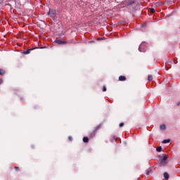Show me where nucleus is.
I'll return each instance as SVG.
<instances>
[{"label": "nucleus", "instance_id": "21", "mask_svg": "<svg viewBox=\"0 0 180 180\" xmlns=\"http://www.w3.org/2000/svg\"><path fill=\"white\" fill-rule=\"evenodd\" d=\"M15 169H16L18 171V170H19V167H15Z\"/></svg>", "mask_w": 180, "mask_h": 180}, {"label": "nucleus", "instance_id": "8", "mask_svg": "<svg viewBox=\"0 0 180 180\" xmlns=\"http://www.w3.org/2000/svg\"><path fill=\"white\" fill-rule=\"evenodd\" d=\"M83 141H84V143H88V141H89V139H88V137H86V136H84L83 138Z\"/></svg>", "mask_w": 180, "mask_h": 180}, {"label": "nucleus", "instance_id": "4", "mask_svg": "<svg viewBox=\"0 0 180 180\" xmlns=\"http://www.w3.org/2000/svg\"><path fill=\"white\" fill-rule=\"evenodd\" d=\"M165 179H169V174L168 172H164L163 174Z\"/></svg>", "mask_w": 180, "mask_h": 180}, {"label": "nucleus", "instance_id": "10", "mask_svg": "<svg viewBox=\"0 0 180 180\" xmlns=\"http://www.w3.org/2000/svg\"><path fill=\"white\" fill-rule=\"evenodd\" d=\"M162 150V148L161 146H158L156 148V151H158V153H161Z\"/></svg>", "mask_w": 180, "mask_h": 180}, {"label": "nucleus", "instance_id": "14", "mask_svg": "<svg viewBox=\"0 0 180 180\" xmlns=\"http://www.w3.org/2000/svg\"><path fill=\"white\" fill-rule=\"evenodd\" d=\"M160 130H165V124L160 125Z\"/></svg>", "mask_w": 180, "mask_h": 180}, {"label": "nucleus", "instance_id": "2", "mask_svg": "<svg viewBox=\"0 0 180 180\" xmlns=\"http://www.w3.org/2000/svg\"><path fill=\"white\" fill-rule=\"evenodd\" d=\"M47 15L51 16V18H56V10L49 9V11L48 12Z\"/></svg>", "mask_w": 180, "mask_h": 180}, {"label": "nucleus", "instance_id": "23", "mask_svg": "<svg viewBox=\"0 0 180 180\" xmlns=\"http://www.w3.org/2000/svg\"><path fill=\"white\" fill-rule=\"evenodd\" d=\"M179 105H180V103L179 102L177 103V106H179Z\"/></svg>", "mask_w": 180, "mask_h": 180}, {"label": "nucleus", "instance_id": "15", "mask_svg": "<svg viewBox=\"0 0 180 180\" xmlns=\"http://www.w3.org/2000/svg\"><path fill=\"white\" fill-rule=\"evenodd\" d=\"M133 4H134V1H130L128 2L127 5H133Z\"/></svg>", "mask_w": 180, "mask_h": 180}, {"label": "nucleus", "instance_id": "1", "mask_svg": "<svg viewBox=\"0 0 180 180\" xmlns=\"http://www.w3.org/2000/svg\"><path fill=\"white\" fill-rule=\"evenodd\" d=\"M168 156L167 155H165L163 158L161 160L160 165V167H165L167 164H168Z\"/></svg>", "mask_w": 180, "mask_h": 180}, {"label": "nucleus", "instance_id": "7", "mask_svg": "<svg viewBox=\"0 0 180 180\" xmlns=\"http://www.w3.org/2000/svg\"><path fill=\"white\" fill-rule=\"evenodd\" d=\"M119 81H126V77L124 76H120Z\"/></svg>", "mask_w": 180, "mask_h": 180}, {"label": "nucleus", "instance_id": "17", "mask_svg": "<svg viewBox=\"0 0 180 180\" xmlns=\"http://www.w3.org/2000/svg\"><path fill=\"white\" fill-rule=\"evenodd\" d=\"M98 129H101V125H98L96 127L95 131H97Z\"/></svg>", "mask_w": 180, "mask_h": 180}, {"label": "nucleus", "instance_id": "5", "mask_svg": "<svg viewBox=\"0 0 180 180\" xmlns=\"http://www.w3.org/2000/svg\"><path fill=\"white\" fill-rule=\"evenodd\" d=\"M55 41H56V43H57L58 44H65V41H64L56 40Z\"/></svg>", "mask_w": 180, "mask_h": 180}, {"label": "nucleus", "instance_id": "16", "mask_svg": "<svg viewBox=\"0 0 180 180\" xmlns=\"http://www.w3.org/2000/svg\"><path fill=\"white\" fill-rule=\"evenodd\" d=\"M151 13H155V10L154 8H150Z\"/></svg>", "mask_w": 180, "mask_h": 180}, {"label": "nucleus", "instance_id": "13", "mask_svg": "<svg viewBox=\"0 0 180 180\" xmlns=\"http://www.w3.org/2000/svg\"><path fill=\"white\" fill-rule=\"evenodd\" d=\"M148 81H153V75H149L148 77Z\"/></svg>", "mask_w": 180, "mask_h": 180}, {"label": "nucleus", "instance_id": "12", "mask_svg": "<svg viewBox=\"0 0 180 180\" xmlns=\"http://www.w3.org/2000/svg\"><path fill=\"white\" fill-rule=\"evenodd\" d=\"M150 174H151V169H148L146 170V175H150Z\"/></svg>", "mask_w": 180, "mask_h": 180}, {"label": "nucleus", "instance_id": "19", "mask_svg": "<svg viewBox=\"0 0 180 180\" xmlns=\"http://www.w3.org/2000/svg\"><path fill=\"white\" fill-rule=\"evenodd\" d=\"M103 92H106V86H104L103 87Z\"/></svg>", "mask_w": 180, "mask_h": 180}, {"label": "nucleus", "instance_id": "20", "mask_svg": "<svg viewBox=\"0 0 180 180\" xmlns=\"http://www.w3.org/2000/svg\"><path fill=\"white\" fill-rule=\"evenodd\" d=\"M68 139L70 140V141H72V136H69Z\"/></svg>", "mask_w": 180, "mask_h": 180}, {"label": "nucleus", "instance_id": "3", "mask_svg": "<svg viewBox=\"0 0 180 180\" xmlns=\"http://www.w3.org/2000/svg\"><path fill=\"white\" fill-rule=\"evenodd\" d=\"M144 47H146V44L144 43L141 44L139 48V51L144 53L146 51Z\"/></svg>", "mask_w": 180, "mask_h": 180}, {"label": "nucleus", "instance_id": "9", "mask_svg": "<svg viewBox=\"0 0 180 180\" xmlns=\"http://www.w3.org/2000/svg\"><path fill=\"white\" fill-rule=\"evenodd\" d=\"M170 141H171V140H169V139H165V140L162 141V143L167 144V143H169Z\"/></svg>", "mask_w": 180, "mask_h": 180}, {"label": "nucleus", "instance_id": "6", "mask_svg": "<svg viewBox=\"0 0 180 180\" xmlns=\"http://www.w3.org/2000/svg\"><path fill=\"white\" fill-rule=\"evenodd\" d=\"M32 50L33 49H27V51H24L23 54H30V51H32Z\"/></svg>", "mask_w": 180, "mask_h": 180}, {"label": "nucleus", "instance_id": "18", "mask_svg": "<svg viewBox=\"0 0 180 180\" xmlns=\"http://www.w3.org/2000/svg\"><path fill=\"white\" fill-rule=\"evenodd\" d=\"M123 126H124V123L121 122V123L120 124V127H123Z\"/></svg>", "mask_w": 180, "mask_h": 180}, {"label": "nucleus", "instance_id": "11", "mask_svg": "<svg viewBox=\"0 0 180 180\" xmlns=\"http://www.w3.org/2000/svg\"><path fill=\"white\" fill-rule=\"evenodd\" d=\"M0 75H5V70L0 69Z\"/></svg>", "mask_w": 180, "mask_h": 180}, {"label": "nucleus", "instance_id": "22", "mask_svg": "<svg viewBox=\"0 0 180 180\" xmlns=\"http://www.w3.org/2000/svg\"><path fill=\"white\" fill-rule=\"evenodd\" d=\"M2 83V79H0V84Z\"/></svg>", "mask_w": 180, "mask_h": 180}]
</instances>
